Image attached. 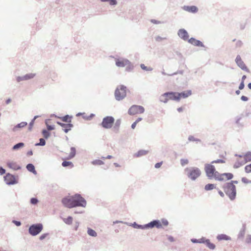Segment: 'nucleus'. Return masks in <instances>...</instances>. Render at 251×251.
Returning a JSON list of instances; mask_svg holds the SVG:
<instances>
[{
    "label": "nucleus",
    "instance_id": "1",
    "mask_svg": "<svg viewBox=\"0 0 251 251\" xmlns=\"http://www.w3.org/2000/svg\"><path fill=\"white\" fill-rule=\"evenodd\" d=\"M204 170L206 176L210 178H214L218 180L226 181L231 179L233 177V175L231 173H224L220 174L216 171L215 167L210 164H205Z\"/></svg>",
    "mask_w": 251,
    "mask_h": 251
},
{
    "label": "nucleus",
    "instance_id": "2",
    "mask_svg": "<svg viewBox=\"0 0 251 251\" xmlns=\"http://www.w3.org/2000/svg\"><path fill=\"white\" fill-rule=\"evenodd\" d=\"M62 202L65 206L68 208H73L76 206L85 207L86 204V202L84 198L78 194L64 198Z\"/></svg>",
    "mask_w": 251,
    "mask_h": 251
},
{
    "label": "nucleus",
    "instance_id": "3",
    "mask_svg": "<svg viewBox=\"0 0 251 251\" xmlns=\"http://www.w3.org/2000/svg\"><path fill=\"white\" fill-rule=\"evenodd\" d=\"M237 181H231L230 182L226 183L223 186L225 193L231 200H234L236 197V190L234 183L237 184Z\"/></svg>",
    "mask_w": 251,
    "mask_h": 251
},
{
    "label": "nucleus",
    "instance_id": "4",
    "mask_svg": "<svg viewBox=\"0 0 251 251\" xmlns=\"http://www.w3.org/2000/svg\"><path fill=\"white\" fill-rule=\"evenodd\" d=\"M185 171L187 173L188 177L193 180L197 179L201 175V170L196 167L187 168L185 169Z\"/></svg>",
    "mask_w": 251,
    "mask_h": 251
},
{
    "label": "nucleus",
    "instance_id": "5",
    "mask_svg": "<svg viewBox=\"0 0 251 251\" xmlns=\"http://www.w3.org/2000/svg\"><path fill=\"white\" fill-rule=\"evenodd\" d=\"M126 95V87L124 85H120L117 87L115 91V97L117 100H121Z\"/></svg>",
    "mask_w": 251,
    "mask_h": 251
},
{
    "label": "nucleus",
    "instance_id": "6",
    "mask_svg": "<svg viewBox=\"0 0 251 251\" xmlns=\"http://www.w3.org/2000/svg\"><path fill=\"white\" fill-rule=\"evenodd\" d=\"M169 100H174L178 101L179 98H177V92H167L161 96L160 100L166 103Z\"/></svg>",
    "mask_w": 251,
    "mask_h": 251
},
{
    "label": "nucleus",
    "instance_id": "7",
    "mask_svg": "<svg viewBox=\"0 0 251 251\" xmlns=\"http://www.w3.org/2000/svg\"><path fill=\"white\" fill-rule=\"evenodd\" d=\"M116 65L119 67H126V70L127 71H130L133 68V66L129 62V61L126 59L124 58L116 59Z\"/></svg>",
    "mask_w": 251,
    "mask_h": 251
},
{
    "label": "nucleus",
    "instance_id": "8",
    "mask_svg": "<svg viewBox=\"0 0 251 251\" xmlns=\"http://www.w3.org/2000/svg\"><path fill=\"white\" fill-rule=\"evenodd\" d=\"M43 228V226L42 224L32 225L29 228V233L33 236H35L39 234Z\"/></svg>",
    "mask_w": 251,
    "mask_h": 251
},
{
    "label": "nucleus",
    "instance_id": "9",
    "mask_svg": "<svg viewBox=\"0 0 251 251\" xmlns=\"http://www.w3.org/2000/svg\"><path fill=\"white\" fill-rule=\"evenodd\" d=\"M145 111L144 108L140 105H133L131 106L128 111V113L131 115H134L138 114L144 113Z\"/></svg>",
    "mask_w": 251,
    "mask_h": 251
},
{
    "label": "nucleus",
    "instance_id": "10",
    "mask_svg": "<svg viewBox=\"0 0 251 251\" xmlns=\"http://www.w3.org/2000/svg\"><path fill=\"white\" fill-rule=\"evenodd\" d=\"M115 120L111 116H107L103 118L101 126L105 128H110L114 123Z\"/></svg>",
    "mask_w": 251,
    "mask_h": 251
},
{
    "label": "nucleus",
    "instance_id": "11",
    "mask_svg": "<svg viewBox=\"0 0 251 251\" xmlns=\"http://www.w3.org/2000/svg\"><path fill=\"white\" fill-rule=\"evenodd\" d=\"M236 160L233 165L234 168H238L246 163L242 155L236 154Z\"/></svg>",
    "mask_w": 251,
    "mask_h": 251
},
{
    "label": "nucleus",
    "instance_id": "12",
    "mask_svg": "<svg viewBox=\"0 0 251 251\" xmlns=\"http://www.w3.org/2000/svg\"><path fill=\"white\" fill-rule=\"evenodd\" d=\"M4 180L6 184L9 185L13 184L16 182L14 176L10 174H7L4 176Z\"/></svg>",
    "mask_w": 251,
    "mask_h": 251
},
{
    "label": "nucleus",
    "instance_id": "13",
    "mask_svg": "<svg viewBox=\"0 0 251 251\" xmlns=\"http://www.w3.org/2000/svg\"><path fill=\"white\" fill-rule=\"evenodd\" d=\"M192 95V91L190 90L184 91L181 93L177 92V98H179V101L181 99H185Z\"/></svg>",
    "mask_w": 251,
    "mask_h": 251
},
{
    "label": "nucleus",
    "instance_id": "14",
    "mask_svg": "<svg viewBox=\"0 0 251 251\" xmlns=\"http://www.w3.org/2000/svg\"><path fill=\"white\" fill-rule=\"evenodd\" d=\"M235 61L237 65L242 70H247V67L242 60L241 57L240 55H237Z\"/></svg>",
    "mask_w": 251,
    "mask_h": 251
},
{
    "label": "nucleus",
    "instance_id": "15",
    "mask_svg": "<svg viewBox=\"0 0 251 251\" xmlns=\"http://www.w3.org/2000/svg\"><path fill=\"white\" fill-rule=\"evenodd\" d=\"M178 35L179 36V37H180L184 40L186 41L188 39L189 35L186 30H185L184 29H179L178 31Z\"/></svg>",
    "mask_w": 251,
    "mask_h": 251
},
{
    "label": "nucleus",
    "instance_id": "16",
    "mask_svg": "<svg viewBox=\"0 0 251 251\" xmlns=\"http://www.w3.org/2000/svg\"><path fill=\"white\" fill-rule=\"evenodd\" d=\"M146 226L148 227L152 228L155 226L158 228H161V222L158 220H154L147 224Z\"/></svg>",
    "mask_w": 251,
    "mask_h": 251
},
{
    "label": "nucleus",
    "instance_id": "17",
    "mask_svg": "<svg viewBox=\"0 0 251 251\" xmlns=\"http://www.w3.org/2000/svg\"><path fill=\"white\" fill-rule=\"evenodd\" d=\"M57 124L61 126L63 128V130L66 133L68 132V131L70 130L71 129V128L73 126V125L71 123L63 124L57 122Z\"/></svg>",
    "mask_w": 251,
    "mask_h": 251
},
{
    "label": "nucleus",
    "instance_id": "18",
    "mask_svg": "<svg viewBox=\"0 0 251 251\" xmlns=\"http://www.w3.org/2000/svg\"><path fill=\"white\" fill-rule=\"evenodd\" d=\"M188 42L192 45H193L198 47H204L203 44L201 42L198 40L194 38H191L188 40Z\"/></svg>",
    "mask_w": 251,
    "mask_h": 251
},
{
    "label": "nucleus",
    "instance_id": "19",
    "mask_svg": "<svg viewBox=\"0 0 251 251\" xmlns=\"http://www.w3.org/2000/svg\"><path fill=\"white\" fill-rule=\"evenodd\" d=\"M183 9L191 13H196L198 10V8L195 6H184Z\"/></svg>",
    "mask_w": 251,
    "mask_h": 251
},
{
    "label": "nucleus",
    "instance_id": "20",
    "mask_svg": "<svg viewBox=\"0 0 251 251\" xmlns=\"http://www.w3.org/2000/svg\"><path fill=\"white\" fill-rule=\"evenodd\" d=\"M7 165L9 168L12 169L14 170H17L20 168L16 162L13 161L8 162L7 163Z\"/></svg>",
    "mask_w": 251,
    "mask_h": 251
},
{
    "label": "nucleus",
    "instance_id": "21",
    "mask_svg": "<svg viewBox=\"0 0 251 251\" xmlns=\"http://www.w3.org/2000/svg\"><path fill=\"white\" fill-rule=\"evenodd\" d=\"M217 238L219 241L231 240V238L229 236L224 234L218 235Z\"/></svg>",
    "mask_w": 251,
    "mask_h": 251
},
{
    "label": "nucleus",
    "instance_id": "22",
    "mask_svg": "<svg viewBox=\"0 0 251 251\" xmlns=\"http://www.w3.org/2000/svg\"><path fill=\"white\" fill-rule=\"evenodd\" d=\"M76 150L74 147H72L71 148V151L70 154L68 157H67V159H71L75 157V155Z\"/></svg>",
    "mask_w": 251,
    "mask_h": 251
},
{
    "label": "nucleus",
    "instance_id": "23",
    "mask_svg": "<svg viewBox=\"0 0 251 251\" xmlns=\"http://www.w3.org/2000/svg\"><path fill=\"white\" fill-rule=\"evenodd\" d=\"M76 150L74 147H72L71 148V151L70 154L68 157H67V159H71L75 157V155Z\"/></svg>",
    "mask_w": 251,
    "mask_h": 251
},
{
    "label": "nucleus",
    "instance_id": "24",
    "mask_svg": "<svg viewBox=\"0 0 251 251\" xmlns=\"http://www.w3.org/2000/svg\"><path fill=\"white\" fill-rule=\"evenodd\" d=\"M244 161L246 163L251 161V152H248L244 156H243Z\"/></svg>",
    "mask_w": 251,
    "mask_h": 251
},
{
    "label": "nucleus",
    "instance_id": "25",
    "mask_svg": "<svg viewBox=\"0 0 251 251\" xmlns=\"http://www.w3.org/2000/svg\"><path fill=\"white\" fill-rule=\"evenodd\" d=\"M26 169H27L28 171L34 173V174H36L37 173L36 171L35 170L34 166L32 164H27V165L26 166Z\"/></svg>",
    "mask_w": 251,
    "mask_h": 251
},
{
    "label": "nucleus",
    "instance_id": "26",
    "mask_svg": "<svg viewBox=\"0 0 251 251\" xmlns=\"http://www.w3.org/2000/svg\"><path fill=\"white\" fill-rule=\"evenodd\" d=\"M35 76V74L30 73L28 74H26L23 76V79H25V80L30 79L33 78Z\"/></svg>",
    "mask_w": 251,
    "mask_h": 251
},
{
    "label": "nucleus",
    "instance_id": "27",
    "mask_svg": "<svg viewBox=\"0 0 251 251\" xmlns=\"http://www.w3.org/2000/svg\"><path fill=\"white\" fill-rule=\"evenodd\" d=\"M62 165L64 167H69L71 168L74 167V164L72 162L70 161H64L62 162Z\"/></svg>",
    "mask_w": 251,
    "mask_h": 251
},
{
    "label": "nucleus",
    "instance_id": "28",
    "mask_svg": "<svg viewBox=\"0 0 251 251\" xmlns=\"http://www.w3.org/2000/svg\"><path fill=\"white\" fill-rule=\"evenodd\" d=\"M27 125V123L25 122H21V123L18 124L16 126H15L13 128V130L16 131L17 128H21Z\"/></svg>",
    "mask_w": 251,
    "mask_h": 251
},
{
    "label": "nucleus",
    "instance_id": "29",
    "mask_svg": "<svg viewBox=\"0 0 251 251\" xmlns=\"http://www.w3.org/2000/svg\"><path fill=\"white\" fill-rule=\"evenodd\" d=\"M71 117H70L69 115H66L63 117L60 118V119L63 121L65 122H68L70 123L71 122Z\"/></svg>",
    "mask_w": 251,
    "mask_h": 251
},
{
    "label": "nucleus",
    "instance_id": "30",
    "mask_svg": "<svg viewBox=\"0 0 251 251\" xmlns=\"http://www.w3.org/2000/svg\"><path fill=\"white\" fill-rule=\"evenodd\" d=\"M216 188V185L214 184H208L205 186L204 189L206 191L211 190Z\"/></svg>",
    "mask_w": 251,
    "mask_h": 251
},
{
    "label": "nucleus",
    "instance_id": "31",
    "mask_svg": "<svg viewBox=\"0 0 251 251\" xmlns=\"http://www.w3.org/2000/svg\"><path fill=\"white\" fill-rule=\"evenodd\" d=\"M205 243L207 246L210 249H214L215 248V245L211 243L209 240H206Z\"/></svg>",
    "mask_w": 251,
    "mask_h": 251
},
{
    "label": "nucleus",
    "instance_id": "32",
    "mask_svg": "<svg viewBox=\"0 0 251 251\" xmlns=\"http://www.w3.org/2000/svg\"><path fill=\"white\" fill-rule=\"evenodd\" d=\"M63 221L66 224L71 225L73 222V218L71 216H69L67 218L64 219Z\"/></svg>",
    "mask_w": 251,
    "mask_h": 251
},
{
    "label": "nucleus",
    "instance_id": "33",
    "mask_svg": "<svg viewBox=\"0 0 251 251\" xmlns=\"http://www.w3.org/2000/svg\"><path fill=\"white\" fill-rule=\"evenodd\" d=\"M148 152V151H145V150H141L139 151L136 154V156L137 157H139L142 155H145L147 154Z\"/></svg>",
    "mask_w": 251,
    "mask_h": 251
},
{
    "label": "nucleus",
    "instance_id": "34",
    "mask_svg": "<svg viewBox=\"0 0 251 251\" xmlns=\"http://www.w3.org/2000/svg\"><path fill=\"white\" fill-rule=\"evenodd\" d=\"M24 146V144L23 143H19L13 146V150H16L19 149V148H23Z\"/></svg>",
    "mask_w": 251,
    "mask_h": 251
},
{
    "label": "nucleus",
    "instance_id": "35",
    "mask_svg": "<svg viewBox=\"0 0 251 251\" xmlns=\"http://www.w3.org/2000/svg\"><path fill=\"white\" fill-rule=\"evenodd\" d=\"M92 163L94 165H101L104 164L103 161L99 159L94 160Z\"/></svg>",
    "mask_w": 251,
    "mask_h": 251
},
{
    "label": "nucleus",
    "instance_id": "36",
    "mask_svg": "<svg viewBox=\"0 0 251 251\" xmlns=\"http://www.w3.org/2000/svg\"><path fill=\"white\" fill-rule=\"evenodd\" d=\"M160 222H161V228L167 226L169 224L168 221L166 219H162Z\"/></svg>",
    "mask_w": 251,
    "mask_h": 251
},
{
    "label": "nucleus",
    "instance_id": "37",
    "mask_svg": "<svg viewBox=\"0 0 251 251\" xmlns=\"http://www.w3.org/2000/svg\"><path fill=\"white\" fill-rule=\"evenodd\" d=\"M88 233L89 235L95 237L97 236V233L95 232V231L90 228L88 229Z\"/></svg>",
    "mask_w": 251,
    "mask_h": 251
},
{
    "label": "nucleus",
    "instance_id": "38",
    "mask_svg": "<svg viewBox=\"0 0 251 251\" xmlns=\"http://www.w3.org/2000/svg\"><path fill=\"white\" fill-rule=\"evenodd\" d=\"M241 181L243 183L245 184H250L251 183V180H249L248 178L246 177H243L241 179Z\"/></svg>",
    "mask_w": 251,
    "mask_h": 251
},
{
    "label": "nucleus",
    "instance_id": "39",
    "mask_svg": "<svg viewBox=\"0 0 251 251\" xmlns=\"http://www.w3.org/2000/svg\"><path fill=\"white\" fill-rule=\"evenodd\" d=\"M102 2L108 1L110 5H116L117 3V0H100Z\"/></svg>",
    "mask_w": 251,
    "mask_h": 251
},
{
    "label": "nucleus",
    "instance_id": "40",
    "mask_svg": "<svg viewBox=\"0 0 251 251\" xmlns=\"http://www.w3.org/2000/svg\"><path fill=\"white\" fill-rule=\"evenodd\" d=\"M245 171L246 173H250L251 172V164L248 165L245 167Z\"/></svg>",
    "mask_w": 251,
    "mask_h": 251
},
{
    "label": "nucleus",
    "instance_id": "41",
    "mask_svg": "<svg viewBox=\"0 0 251 251\" xmlns=\"http://www.w3.org/2000/svg\"><path fill=\"white\" fill-rule=\"evenodd\" d=\"M188 162H189L188 160L187 159H182L180 160V163L182 166H184L185 165L187 164L188 163Z\"/></svg>",
    "mask_w": 251,
    "mask_h": 251
},
{
    "label": "nucleus",
    "instance_id": "42",
    "mask_svg": "<svg viewBox=\"0 0 251 251\" xmlns=\"http://www.w3.org/2000/svg\"><path fill=\"white\" fill-rule=\"evenodd\" d=\"M42 134L44 137L46 138H47L50 135L49 132L46 130H43L42 131Z\"/></svg>",
    "mask_w": 251,
    "mask_h": 251
},
{
    "label": "nucleus",
    "instance_id": "43",
    "mask_svg": "<svg viewBox=\"0 0 251 251\" xmlns=\"http://www.w3.org/2000/svg\"><path fill=\"white\" fill-rule=\"evenodd\" d=\"M36 118H37L36 116L34 117L33 119L30 123L29 125V130H30L32 129V126H33V125H34V121H35V120L36 119Z\"/></svg>",
    "mask_w": 251,
    "mask_h": 251
},
{
    "label": "nucleus",
    "instance_id": "44",
    "mask_svg": "<svg viewBox=\"0 0 251 251\" xmlns=\"http://www.w3.org/2000/svg\"><path fill=\"white\" fill-rule=\"evenodd\" d=\"M45 143H46L45 140L43 138H41L40 139V143L36 144V146H38V145L44 146L45 145Z\"/></svg>",
    "mask_w": 251,
    "mask_h": 251
},
{
    "label": "nucleus",
    "instance_id": "45",
    "mask_svg": "<svg viewBox=\"0 0 251 251\" xmlns=\"http://www.w3.org/2000/svg\"><path fill=\"white\" fill-rule=\"evenodd\" d=\"M225 161L223 159H218L213 161L211 163H224Z\"/></svg>",
    "mask_w": 251,
    "mask_h": 251
},
{
    "label": "nucleus",
    "instance_id": "46",
    "mask_svg": "<svg viewBox=\"0 0 251 251\" xmlns=\"http://www.w3.org/2000/svg\"><path fill=\"white\" fill-rule=\"evenodd\" d=\"M48 233H44L40 236L39 238L41 240H42L46 238L48 236Z\"/></svg>",
    "mask_w": 251,
    "mask_h": 251
},
{
    "label": "nucleus",
    "instance_id": "47",
    "mask_svg": "<svg viewBox=\"0 0 251 251\" xmlns=\"http://www.w3.org/2000/svg\"><path fill=\"white\" fill-rule=\"evenodd\" d=\"M30 202L32 204H35L38 202V200L36 198H32L30 200Z\"/></svg>",
    "mask_w": 251,
    "mask_h": 251
},
{
    "label": "nucleus",
    "instance_id": "48",
    "mask_svg": "<svg viewBox=\"0 0 251 251\" xmlns=\"http://www.w3.org/2000/svg\"><path fill=\"white\" fill-rule=\"evenodd\" d=\"M246 241L248 244H251V235H249L246 238Z\"/></svg>",
    "mask_w": 251,
    "mask_h": 251
},
{
    "label": "nucleus",
    "instance_id": "49",
    "mask_svg": "<svg viewBox=\"0 0 251 251\" xmlns=\"http://www.w3.org/2000/svg\"><path fill=\"white\" fill-rule=\"evenodd\" d=\"M162 164V162L157 163L155 165V167L156 168H159L161 166Z\"/></svg>",
    "mask_w": 251,
    "mask_h": 251
},
{
    "label": "nucleus",
    "instance_id": "50",
    "mask_svg": "<svg viewBox=\"0 0 251 251\" xmlns=\"http://www.w3.org/2000/svg\"><path fill=\"white\" fill-rule=\"evenodd\" d=\"M244 82H241L239 86V89L240 90H242L244 88Z\"/></svg>",
    "mask_w": 251,
    "mask_h": 251
},
{
    "label": "nucleus",
    "instance_id": "51",
    "mask_svg": "<svg viewBox=\"0 0 251 251\" xmlns=\"http://www.w3.org/2000/svg\"><path fill=\"white\" fill-rule=\"evenodd\" d=\"M241 100L243 101H247L248 100V98L244 96H242L241 98Z\"/></svg>",
    "mask_w": 251,
    "mask_h": 251
},
{
    "label": "nucleus",
    "instance_id": "52",
    "mask_svg": "<svg viewBox=\"0 0 251 251\" xmlns=\"http://www.w3.org/2000/svg\"><path fill=\"white\" fill-rule=\"evenodd\" d=\"M13 223L17 226H20L21 224L20 222L17 221H14Z\"/></svg>",
    "mask_w": 251,
    "mask_h": 251
},
{
    "label": "nucleus",
    "instance_id": "53",
    "mask_svg": "<svg viewBox=\"0 0 251 251\" xmlns=\"http://www.w3.org/2000/svg\"><path fill=\"white\" fill-rule=\"evenodd\" d=\"M5 170H4V169H2V168H1L0 169V174L1 175H3V174H4L5 173Z\"/></svg>",
    "mask_w": 251,
    "mask_h": 251
},
{
    "label": "nucleus",
    "instance_id": "54",
    "mask_svg": "<svg viewBox=\"0 0 251 251\" xmlns=\"http://www.w3.org/2000/svg\"><path fill=\"white\" fill-rule=\"evenodd\" d=\"M177 110L178 112H181L184 110V107H179L177 109Z\"/></svg>",
    "mask_w": 251,
    "mask_h": 251
},
{
    "label": "nucleus",
    "instance_id": "55",
    "mask_svg": "<svg viewBox=\"0 0 251 251\" xmlns=\"http://www.w3.org/2000/svg\"><path fill=\"white\" fill-rule=\"evenodd\" d=\"M136 125H137V123L136 122H134L131 125V128L132 129H134L136 126Z\"/></svg>",
    "mask_w": 251,
    "mask_h": 251
},
{
    "label": "nucleus",
    "instance_id": "56",
    "mask_svg": "<svg viewBox=\"0 0 251 251\" xmlns=\"http://www.w3.org/2000/svg\"><path fill=\"white\" fill-rule=\"evenodd\" d=\"M218 193H219V195H220L222 197H224L225 195H224V193H223L222 191H221V190H219V191H218Z\"/></svg>",
    "mask_w": 251,
    "mask_h": 251
},
{
    "label": "nucleus",
    "instance_id": "57",
    "mask_svg": "<svg viewBox=\"0 0 251 251\" xmlns=\"http://www.w3.org/2000/svg\"><path fill=\"white\" fill-rule=\"evenodd\" d=\"M168 239L170 242H174L175 241L174 238L172 236H169Z\"/></svg>",
    "mask_w": 251,
    "mask_h": 251
},
{
    "label": "nucleus",
    "instance_id": "58",
    "mask_svg": "<svg viewBox=\"0 0 251 251\" xmlns=\"http://www.w3.org/2000/svg\"><path fill=\"white\" fill-rule=\"evenodd\" d=\"M23 78V76H22V77H18L17 78V81L20 82L21 81L25 80V79H22Z\"/></svg>",
    "mask_w": 251,
    "mask_h": 251
},
{
    "label": "nucleus",
    "instance_id": "59",
    "mask_svg": "<svg viewBox=\"0 0 251 251\" xmlns=\"http://www.w3.org/2000/svg\"><path fill=\"white\" fill-rule=\"evenodd\" d=\"M189 140L190 141H195V138L192 136H190L189 137Z\"/></svg>",
    "mask_w": 251,
    "mask_h": 251
},
{
    "label": "nucleus",
    "instance_id": "60",
    "mask_svg": "<svg viewBox=\"0 0 251 251\" xmlns=\"http://www.w3.org/2000/svg\"><path fill=\"white\" fill-rule=\"evenodd\" d=\"M48 129L49 130H51L54 129L53 127L51 126H47Z\"/></svg>",
    "mask_w": 251,
    "mask_h": 251
},
{
    "label": "nucleus",
    "instance_id": "61",
    "mask_svg": "<svg viewBox=\"0 0 251 251\" xmlns=\"http://www.w3.org/2000/svg\"><path fill=\"white\" fill-rule=\"evenodd\" d=\"M33 154V152H32V151H28L27 152V155H28V156H31Z\"/></svg>",
    "mask_w": 251,
    "mask_h": 251
},
{
    "label": "nucleus",
    "instance_id": "62",
    "mask_svg": "<svg viewBox=\"0 0 251 251\" xmlns=\"http://www.w3.org/2000/svg\"><path fill=\"white\" fill-rule=\"evenodd\" d=\"M141 67L142 69H143L144 70H147V67L145 66L144 64H141Z\"/></svg>",
    "mask_w": 251,
    "mask_h": 251
},
{
    "label": "nucleus",
    "instance_id": "63",
    "mask_svg": "<svg viewBox=\"0 0 251 251\" xmlns=\"http://www.w3.org/2000/svg\"><path fill=\"white\" fill-rule=\"evenodd\" d=\"M142 120V119L141 118H138L136 120V122L137 123V124L138 123H139V122H140L141 120Z\"/></svg>",
    "mask_w": 251,
    "mask_h": 251
},
{
    "label": "nucleus",
    "instance_id": "64",
    "mask_svg": "<svg viewBox=\"0 0 251 251\" xmlns=\"http://www.w3.org/2000/svg\"><path fill=\"white\" fill-rule=\"evenodd\" d=\"M246 78V76L245 75H244L242 77V82H244L245 79Z\"/></svg>",
    "mask_w": 251,
    "mask_h": 251
}]
</instances>
